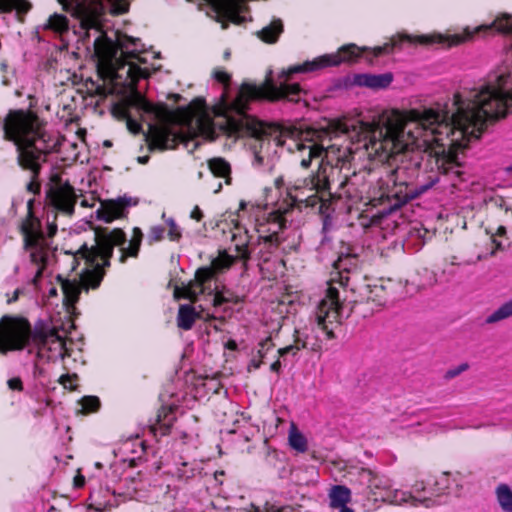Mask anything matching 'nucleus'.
<instances>
[{
    "label": "nucleus",
    "instance_id": "nucleus-1",
    "mask_svg": "<svg viewBox=\"0 0 512 512\" xmlns=\"http://www.w3.org/2000/svg\"><path fill=\"white\" fill-rule=\"evenodd\" d=\"M366 50V47L359 48L355 44H348L339 48L337 53L325 54L311 61L292 65L280 73V83L278 85L271 78H266L259 85L243 82L235 99L215 110V115L222 117V119L217 120L216 123L210 120L204 122L201 119L199 120L200 129L213 135L214 127H216L230 138L250 137L259 140L272 138L278 147L284 146L286 140L291 139L293 146L299 153L307 152V158L300 159L301 168L308 169L311 167L313 160L320 159L319 165L321 162L323 163L322 155L325 149L323 145L316 143L313 139L318 133L316 130L302 131L292 125L283 126L265 122L248 114L247 111L253 102L286 100L298 103L305 91L298 83H288L294 74L315 72L326 67L338 66L344 62H355ZM211 139H214V137L211 136Z\"/></svg>",
    "mask_w": 512,
    "mask_h": 512
},
{
    "label": "nucleus",
    "instance_id": "nucleus-2",
    "mask_svg": "<svg viewBox=\"0 0 512 512\" xmlns=\"http://www.w3.org/2000/svg\"><path fill=\"white\" fill-rule=\"evenodd\" d=\"M453 100V112L445 105L423 111L410 109L403 115L408 129L415 126L414 133L418 138L424 131L430 130L432 141L436 144L434 154L438 172L451 180L453 187H457L465 180L458 151L466 149L472 139L478 140L489 124L501 118L493 116L494 108L479 96L477 89L466 99L457 92Z\"/></svg>",
    "mask_w": 512,
    "mask_h": 512
},
{
    "label": "nucleus",
    "instance_id": "nucleus-3",
    "mask_svg": "<svg viewBox=\"0 0 512 512\" xmlns=\"http://www.w3.org/2000/svg\"><path fill=\"white\" fill-rule=\"evenodd\" d=\"M418 135L411 128H407L403 113L396 119L388 120L384 126L373 124L367 131L362 148L370 160L384 164L395 155L419 147ZM378 174L374 196L371 198L373 206H383L379 211L381 216L390 214L408 202L420 197L432 188L438 181L437 176H429L426 182L412 183L405 179V168L397 166L390 168L382 165Z\"/></svg>",
    "mask_w": 512,
    "mask_h": 512
},
{
    "label": "nucleus",
    "instance_id": "nucleus-4",
    "mask_svg": "<svg viewBox=\"0 0 512 512\" xmlns=\"http://www.w3.org/2000/svg\"><path fill=\"white\" fill-rule=\"evenodd\" d=\"M45 126L46 122L32 110H9L3 121V138L16 146L17 164L30 172L26 189L34 195L41 192L39 177L47 156L60 145L58 141L51 144Z\"/></svg>",
    "mask_w": 512,
    "mask_h": 512
},
{
    "label": "nucleus",
    "instance_id": "nucleus-5",
    "mask_svg": "<svg viewBox=\"0 0 512 512\" xmlns=\"http://www.w3.org/2000/svg\"><path fill=\"white\" fill-rule=\"evenodd\" d=\"M376 171L363 169L341 175V169L321 162L309 175L290 182L287 196L293 204L311 208L320 204V209L328 207L333 199L358 200L365 192L367 177Z\"/></svg>",
    "mask_w": 512,
    "mask_h": 512
},
{
    "label": "nucleus",
    "instance_id": "nucleus-6",
    "mask_svg": "<svg viewBox=\"0 0 512 512\" xmlns=\"http://www.w3.org/2000/svg\"><path fill=\"white\" fill-rule=\"evenodd\" d=\"M143 240V233L139 227L133 228L132 238L127 247L123 245L127 241L126 233L121 228H97L95 230V245L88 247L84 243L73 253L72 270L75 271L80 260H85L87 268L81 273V284L86 288L96 289L100 286L105 268L110 267L114 248L120 247L119 262L125 263L129 257L137 258Z\"/></svg>",
    "mask_w": 512,
    "mask_h": 512
},
{
    "label": "nucleus",
    "instance_id": "nucleus-7",
    "mask_svg": "<svg viewBox=\"0 0 512 512\" xmlns=\"http://www.w3.org/2000/svg\"><path fill=\"white\" fill-rule=\"evenodd\" d=\"M30 344L37 348V357L47 362H56L70 356L65 338L45 321H37L32 328L25 318L9 315L1 317L0 354L23 350Z\"/></svg>",
    "mask_w": 512,
    "mask_h": 512
},
{
    "label": "nucleus",
    "instance_id": "nucleus-8",
    "mask_svg": "<svg viewBox=\"0 0 512 512\" xmlns=\"http://www.w3.org/2000/svg\"><path fill=\"white\" fill-rule=\"evenodd\" d=\"M97 74L102 84H97L95 94L107 97L112 94H121L129 90V94L123 99L130 109L135 108L147 114L167 116L170 109L164 103L153 104L149 102L138 90V81L148 78L150 73L135 63H120L115 66L112 63H99Z\"/></svg>",
    "mask_w": 512,
    "mask_h": 512
},
{
    "label": "nucleus",
    "instance_id": "nucleus-9",
    "mask_svg": "<svg viewBox=\"0 0 512 512\" xmlns=\"http://www.w3.org/2000/svg\"><path fill=\"white\" fill-rule=\"evenodd\" d=\"M511 18L512 16L510 14L504 13L496 17L491 24L479 25L474 28L466 27L462 33H456L453 35L432 34L411 36L407 34H399L384 45L376 46V57L392 53L395 48H399L404 42L423 46L440 44L449 48L470 41L480 33H487L493 30L512 35Z\"/></svg>",
    "mask_w": 512,
    "mask_h": 512
},
{
    "label": "nucleus",
    "instance_id": "nucleus-10",
    "mask_svg": "<svg viewBox=\"0 0 512 512\" xmlns=\"http://www.w3.org/2000/svg\"><path fill=\"white\" fill-rule=\"evenodd\" d=\"M356 257L350 254L340 256L334 263V267L339 270L336 277H332L328 282V287L324 298L320 301L316 320L318 327L325 333L328 340L336 338L335 329L341 324L342 302L340 301L339 290L335 283L344 287L348 284L349 277L344 276L341 271L348 273L352 266L356 265Z\"/></svg>",
    "mask_w": 512,
    "mask_h": 512
},
{
    "label": "nucleus",
    "instance_id": "nucleus-11",
    "mask_svg": "<svg viewBox=\"0 0 512 512\" xmlns=\"http://www.w3.org/2000/svg\"><path fill=\"white\" fill-rule=\"evenodd\" d=\"M236 260H238L236 257L229 255L227 252H221L211 261L209 266L199 267L195 272L194 279L187 284H182V286L176 285L173 293L174 298L196 303L200 295H211L213 292L212 282L218 275L229 270Z\"/></svg>",
    "mask_w": 512,
    "mask_h": 512
},
{
    "label": "nucleus",
    "instance_id": "nucleus-12",
    "mask_svg": "<svg viewBox=\"0 0 512 512\" xmlns=\"http://www.w3.org/2000/svg\"><path fill=\"white\" fill-rule=\"evenodd\" d=\"M354 469L360 482L367 485L368 497L375 502H388L396 505L410 502L412 506L421 504L426 507L431 502V499L427 497L420 499L408 492L392 490L389 479L372 469L364 467Z\"/></svg>",
    "mask_w": 512,
    "mask_h": 512
},
{
    "label": "nucleus",
    "instance_id": "nucleus-13",
    "mask_svg": "<svg viewBox=\"0 0 512 512\" xmlns=\"http://www.w3.org/2000/svg\"><path fill=\"white\" fill-rule=\"evenodd\" d=\"M79 196L69 180H63L58 173L52 174L46 189V206L52 208V213L72 217Z\"/></svg>",
    "mask_w": 512,
    "mask_h": 512
},
{
    "label": "nucleus",
    "instance_id": "nucleus-14",
    "mask_svg": "<svg viewBox=\"0 0 512 512\" xmlns=\"http://www.w3.org/2000/svg\"><path fill=\"white\" fill-rule=\"evenodd\" d=\"M107 5H110L114 15H122L129 10L128 0H76L75 15L80 19L83 28H96Z\"/></svg>",
    "mask_w": 512,
    "mask_h": 512
},
{
    "label": "nucleus",
    "instance_id": "nucleus-15",
    "mask_svg": "<svg viewBox=\"0 0 512 512\" xmlns=\"http://www.w3.org/2000/svg\"><path fill=\"white\" fill-rule=\"evenodd\" d=\"M295 206L301 207L302 205L293 204V201L290 199V204L287 207H279L268 214L267 222L269 225L274 226L275 229L271 230V228H269L268 231L271 232L268 235L259 236L260 249L258 254L259 258L263 262H268L271 255L276 252L280 246L282 239L280 238L279 233L286 228V214Z\"/></svg>",
    "mask_w": 512,
    "mask_h": 512
},
{
    "label": "nucleus",
    "instance_id": "nucleus-16",
    "mask_svg": "<svg viewBox=\"0 0 512 512\" xmlns=\"http://www.w3.org/2000/svg\"><path fill=\"white\" fill-rule=\"evenodd\" d=\"M505 81L506 76L499 75L495 83H488L477 90L479 96L483 97L494 108V117L504 118L508 113L512 112V90L507 91L504 89Z\"/></svg>",
    "mask_w": 512,
    "mask_h": 512
},
{
    "label": "nucleus",
    "instance_id": "nucleus-17",
    "mask_svg": "<svg viewBox=\"0 0 512 512\" xmlns=\"http://www.w3.org/2000/svg\"><path fill=\"white\" fill-rule=\"evenodd\" d=\"M145 140L149 151H164L175 149L179 143L184 141V135L174 132L169 127L151 125L145 135Z\"/></svg>",
    "mask_w": 512,
    "mask_h": 512
},
{
    "label": "nucleus",
    "instance_id": "nucleus-18",
    "mask_svg": "<svg viewBox=\"0 0 512 512\" xmlns=\"http://www.w3.org/2000/svg\"><path fill=\"white\" fill-rule=\"evenodd\" d=\"M129 206H131V198L125 196L101 201L100 207L96 210V218L105 223H111L116 219L125 218Z\"/></svg>",
    "mask_w": 512,
    "mask_h": 512
},
{
    "label": "nucleus",
    "instance_id": "nucleus-19",
    "mask_svg": "<svg viewBox=\"0 0 512 512\" xmlns=\"http://www.w3.org/2000/svg\"><path fill=\"white\" fill-rule=\"evenodd\" d=\"M20 232L23 236L24 249L30 250L38 248L40 242L44 240L41 221L34 213L26 215L20 226Z\"/></svg>",
    "mask_w": 512,
    "mask_h": 512
},
{
    "label": "nucleus",
    "instance_id": "nucleus-20",
    "mask_svg": "<svg viewBox=\"0 0 512 512\" xmlns=\"http://www.w3.org/2000/svg\"><path fill=\"white\" fill-rule=\"evenodd\" d=\"M176 410L177 406L175 405H163L158 409L154 422L149 426L150 432L155 437H163L171 433V429L177 419Z\"/></svg>",
    "mask_w": 512,
    "mask_h": 512
},
{
    "label": "nucleus",
    "instance_id": "nucleus-21",
    "mask_svg": "<svg viewBox=\"0 0 512 512\" xmlns=\"http://www.w3.org/2000/svg\"><path fill=\"white\" fill-rule=\"evenodd\" d=\"M387 291L381 284H365L358 289V303L372 304L375 307L383 306L387 301Z\"/></svg>",
    "mask_w": 512,
    "mask_h": 512
},
{
    "label": "nucleus",
    "instance_id": "nucleus-22",
    "mask_svg": "<svg viewBox=\"0 0 512 512\" xmlns=\"http://www.w3.org/2000/svg\"><path fill=\"white\" fill-rule=\"evenodd\" d=\"M205 100L202 98L193 99L187 106H179L167 115H173L183 122H191L198 114L205 110Z\"/></svg>",
    "mask_w": 512,
    "mask_h": 512
},
{
    "label": "nucleus",
    "instance_id": "nucleus-23",
    "mask_svg": "<svg viewBox=\"0 0 512 512\" xmlns=\"http://www.w3.org/2000/svg\"><path fill=\"white\" fill-rule=\"evenodd\" d=\"M355 81L358 85L368 87L371 89H384L387 88L393 81L392 73L383 74H360L357 75Z\"/></svg>",
    "mask_w": 512,
    "mask_h": 512
},
{
    "label": "nucleus",
    "instance_id": "nucleus-24",
    "mask_svg": "<svg viewBox=\"0 0 512 512\" xmlns=\"http://www.w3.org/2000/svg\"><path fill=\"white\" fill-rule=\"evenodd\" d=\"M213 292L208 297L212 298V306L215 308L221 307L224 304H240L243 302V298L237 295L234 291L223 285L221 288L218 286L212 287ZM207 297V295H203Z\"/></svg>",
    "mask_w": 512,
    "mask_h": 512
},
{
    "label": "nucleus",
    "instance_id": "nucleus-25",
    "mask_svg": "<svg viewBox=\"0 0 512 512\" xmlns=\"http://www.w3.org/2000/svg\"><path fill=\"white\" fill-rule=\"evenodd\" d=\"M198 317H203V315L196 311L195 307L189 304L180 305L177 314V326L188 331L192 329Z\"/></svg>",
    "mask_w": 512,
    "mask_h": 512
},
{
    "label": "nucleus",
    "instance_id": "nucleus-26",
    "mask_svg": "<svg viewBox=\"0 0 512 512\" xmlns=\"http://www.w3.org/2000/svg\"><path fill=\"white\" fill-rule=\"evenodd\" d=\"M61 281V289L63 292V304L69 309L79 300L80 296V285L76 281H70L68 279H62L58 276Z\"/></svg>",
    "mask_w": 512,
    "mask_h": 512
},
{
    "label": "nucleus",
    "instance_id": "nucleus-27",
    "mask_svg": "<svg viewBox=\"0 0 512 512\" xmlns=\"http://www.w3.org/2000/svg\"><path fill=\"white\" fill-rule=\"evenodd\" d=\"M32 8V4L28 0H0V14L11 13L16 11L19 21H23V16L26 15Z\"/></svg>",
    "mask_w": 512,
    "mask_h": 512
},
{
    "label": "nucleus",
    "instance_id": "nucleus-28",
    "mask_svg": "<svg viewBox=\"0 0 512 512\" xmlns=\"http://www.w3.org/2000/svg\"><path fill=\"white\" fill-rule=\"evenodd\" d=\"M328 495L333 508L344 507L351 501V490L344 485L332 486Z\"/></svg>",
    "mask_w": 512,
    "mask_h": 512
},
{
    "label": "nucleus",
    "instance_id": "nucleus-29",
    "mask_svg": "<svg viewBox=\"0 0 512 512\" xmlns=\"http://www.w3.org/2000/svg\"><path fill=\"white\" fill-rule=\"evenodd\" d=\"M232 242L234 244L235 252H236V258L238 260H241L243 262V265L245 268H247V262L250 260L251 252L249 250L248 246V235L247 232H244V234H233L232 236Z\"/></svg>",
    "mask_w": 512,
    "mask_h": 512
},
{
    "label": "nucleus",
    "instance_id": "nucleus-30",
    "mask_svg": "<svg viewBox=\"0 0 512 512\" xmlns=\"http://www.w3.org/2000/svg\"><path fill=\"white\" fill-rule=\"evenodd\" d=\"M283 32V23L280 19H274L268 26L258 32V37L265 43H276Z\"/></svg>",
    "mask_w": 512,
    "mask_h": 512
},
{
    "label": "nucleus",
    "instance_id": "nucleus-31",
    "mask_svg": "<svg viewBox=\"0 0 512 512\" xmlns=\"http://www.w3.org/2000/svg\"><path fill=\"white\" fill-rule=\"evenodd\" d=\"M208 167L211 173L218 178H226V183L230 182L231 166L228 161L222 157H215L208 160Z\"/></svg>",
    "mask_w": 512,
    "mask_h": 512
},
{
    "label": "nucleus",
    "instance_id": "nucleus-32",
    "mask_svg": "<svg viewBox=\"0 0 512 512\" xmlns=\"http://www.w3.org/2000/svg\"><path fill=\"white\" fill-rule=\"evenodd\" d=\"M496 499L504 512H512V490L504 483L499 484L495 490Z\"/></svg>",
    "mask_w": 512,
    "mask_h": 512
},
{
    "label": "nucleus",
    "instance_id": "nucleus-33",
    "mask_svg": "<svg viewBox=\"0 0 512 512\" xmlns=\"http://www.w3.org/2000/svg\"><path fill=\"white\" fill-rule=\"evenodd\" d=\"M487 204L503 213V221L512 222V208L507 204L504 197L500 195L491 196Z\"/></svg>",
    "mask_w": 512,
    "mask_h": 512
},
{
    "label": "nucleus",
    "instance_id": "nucleus-34",
    "mask_svg": "<svg viewBox=\"0 0 512 512\" xmlns=\"http://www.w3.org/2000/svg\"><path fill=\"white\" fill-rule=\"evenodd\" d=\"M45 28L63 34L69 30V21L63 14H53L49 17Z\"/></svg>",
    "mask_w": 512,
    "mask_h": 512
},
{
    "label": "nucleus",
    "instance_id": "nucleus-35",
    "mask_svg": "<svg viewBox=\"0 0 512 512\" xmlns=\"http://www.w3.org/2000/svg\"><path fill=\"white\" fill-rule=\"evenodd\" d=\"M78 403L81 405L80 412L85 415L95 413L101 407L99 397L94 395L83 396Z\"/></svg>",
    "mask_w": 512,
    "mask_h": 512
},
{
    "label": "nucleus",
    "instance_id": "nucleus-36",
    "mask_svg": "<svg viewBox=\"0 0 512 512\" xmlns=\"http://www.w3.org/2000/svg\"><path fill=\"white\" fill-rule=\"evenodd\" d=\"M289 444L299 453H304L307 450V439L296 428L289 433Z\"/></svg>",
    "mask_w": 512,
    "mask_h": 512
},
{
    "label": "nucleus",
    "instance_id": "nucleus-37",
    "mask_svg": "<svg viewBox=\"0 0 512 512\" xmlns=\"http://www.w3.org/2000/svg\"><path fill=\"white\" fill-rule=\"evenodd\" d=\"M512 316V299L503 305H501L497 310H495L491 315L486 319L487 323H496L500 320L506 319Z\"/></svg>",
    "mask_w": 512,
    "mask_h": 512
},
{
    "label": "nucleus",
    "instance_id": "nucleus-38",
    "mask_svg": "<svg viewBox=\"0 0 512 512\" xmlns=\"http://www.w3.org/2000/svg\"><path fill=\"white\" fill-rule=\"evenodd\" d=\"M260 349L258 350V354H259V357L260 359L259 360H256V359H252L251 360V363L249 365V368H253V369H258L262 362H263V358L265 356V353L272 347H274V343L272 341V338L271 336H268L266 337L263 341L260 342Z\"/></svg>",
    "mask_w": 512,
    "mask_h": 512
},
{
    "label": "nucleus",
    "instance_id": "nucleus-39",
    "mask_svg": "<svg viewBox=\"0 0 512 512\" xmlns=\"http://www.w3.org/2000/svg\"><path fill=\"white\" fill-rule=\"evenodd\" d=\"M187 462L181 463L179 467H177V470L175 472V476L179 481L187 482L191 478L194 477L195 471L193 468L188 467Z\"/></svg>",
    "mask_w": 512,
    "mask_h": 512
},
{
    "label": "nucleus",
    "instance_id": "nucleus-40",
    "mask_svg": "<svg viewBox=\"0 0 512 512\" xmlns=\"http://www.w3.org/2000/svg\"><path fill=\"white\" fill-rule=\"evenodd\" d=\"M31 250H34L30 254L31 262L36 265H41V267H45L46 254L44 253L42 242H40V246L38 248H32Z\"/></svg>",
    "mask_w": 512,
    "mask_h": 512
},
{
    "label": "nucleus",
    "instance_id": "nucleus-41",
    "mask_svg": "<svg viewBox=\"0 0 512 512\" xmlns=\"http://www.w3.org/2000/svg\"><path fill=\"white\" fill-rule=\"evenodd\" d=\"M166 229L164 226L156 225L152 226L148 233L149 241L152 242H159L164 239Z\"/></svg>",
    "mask_w": 512,
    "mask_h": 512
},
{
    "label": "nucleus",
    "instance_id": "nucleus-42",
    "mask_svg": "<svg viewBox=\"0 0 512 512\" xmlns=\"http://www.w3.org/2000/svg\"><path fill=\"white\" fill-rule=\"evenodd\" d=\"M78 379L76 374H63L59 378V383L70 391H75L77 389V384L74 382Z\"/></svg>",
    "mask_w": 512,
    "mask_h": 512
},
{
    "label": "nucleus",
    "instance_id": "nucleus-43",
    "mask_svg": "<svg viewBox=\"0 0 512 512\" xmlns=\"http://www.w3.org/2000/svg\"><path fill=\"white\" fill-rule=\"evenodd\" d=\"M167 225L169 227V230L167 233L169 240L179 241L182 237V234H181V231H180V228L178 227V225L175 223V221L172 218H169L167 220Z\"/></svg>",
    "mask_w": 512,
    "mask_h": 512
},
{
    "label": "nucleus",
    "instance_id": "nucleus-44",
    "mask_svg": "<svg viewBox=\"0 0 512 512\" xmlns=\"http://www.w3.org/2000/svg\"><path fill=\"white\" fill-rule=\"evenodd\" d=\"M213 77L218 83L224 85L225 87H228L231 83V75L221 68H216L213 71Z\"/></svg>",
    "mask_w": 512,
    "mask_h": 512
},
{
    "label": "nucleus",
    "instance_id": "nucleus-45",
    "mask_svg": "<svg viewBox=\"0 0 512 512\" xmlns=\"http://www.w3.org/2000/svg\"><path fill=\"white\" fill-rule=\"evenodd\" d=\"M293 339H294L293 344L295 346H298L299 350L307 348L308 336L305 333L301 332L298 329H295L294 334H293Z\"/></svg>",
    "mask_w": 512,
    "mask_h": 512
},
{
    "label": "nucleus",
    "instance_id": "nucleus-46",
    "mask_svg": "<svg viewBox=\"0 0 512 512\" xmlns=\"http://www.w3.org/2000/svg\"><path fill=\"white\" fill-rule=\"evenodd\" d=\"M57 218H58L57 213H52L51 220H50L49 214L47 215V236H48V238H53L58 231Z\"/></svg>",
    "mask_w": 512,
    "mask_h": 512
},
{
    "label": "nucleus",
    "instance_id": "nucleus-47",
    "mask_svg": "<svg viewBox=\"0 0 512 512\" xmlns=\"http://www.w3.org/2000/svg\"><path fill=\"white\" fill-rule=\"evenodd\" d=\"M104 46H106V51H104L101 47V43H100V39H97L95 41V48H96V51L97 53H104V54H107L108 56H114L115 54V51H114V44L112 43V41L106 39L105 42L103 43Z\"/></svg>",
    "mask_w": 512,
    "mask_h": 512
},
{
    "label": "nucleus",
    "instance_id": "nucleus-48",
    "mask_svg": "<svg viewBox=\"0 0 512 512\" xmlns=\"http://www.w3.org/2000/svg\"><path fill=\"white\" fill-rule=\"evenodd\" d=\"M113 113L118 115L119 117L126 119L130 115V108L128 105L122 100L120 103L116 104L113 107Z\"/></svg>",
    "mask_w": 512,
    "mask_h": 512
},
{
    "label": "nucleus",
    "instance_id": "nucleus-49",
    "mask_svg": "<svg viewBox=\"0 0 512 512\" xmlns=\"http://www.w3.org/2000/svg\"><path fill=\"white\" fill-rule=\"evenodd\" d=\"M468 368H469V365L467 363H462L459 366L446 371L444 377L447 380L453 379V378L457 377L458 375H460L462 372L466 371Z\"/></svg>",
    "mask_w": 512,
    "mask_h": 512
},
{
    "label": "nucleus",
    "instance_id": "nucleus-50",
    "mask_svg": "<svg viewBox=\"0 0 512 512\" xmlns=\"http://www.w3.org/2000/svg\"><path fill=\"white\" fill-rule=\"evenodd\" d=\"M265 464L268 467H276L277 462L280 461V455L276 450L268 451L265 455Z\"/></svg>",
    "mask_w": 512,
    "mask_h": 512
},
{
    "label": "nucleus",
    "instance_id": "nucleus-51",
    "mask_svg": "<svg viewBox=\"0 0 512 512\" xmlns=\"http://www.w3.org/2000/svg\"><path fill=\"white\" fill-rule=\"evenodd\" d=\"M298 346H295L294 344L279 348L277 351L279 358H285L286 355L291 354L292 356H296L299 352Z\"/></svg>",
    "mask_w": 512,
    "mask_h": 512
},
{
    "label": "nucleus",
    "instance_id": "nucleus-52",
    "mask_svg": "<svg viewBox=\"0 0 512 512\" xmlns=\"http://www.w3.org/2000/svg\"><path fill=\"white\" fill-rule=\"evenodd\" d=\"M256 140V138H254ZM270 140H273L272 138L270 139H264V140H259L257 139V141H259V145H254L253 146V150H254V161L257 165H262L263 162H264V158L262 157L261 155V148H262V144L264 141H270Z\"/></svg>",
    "mask_w": 512,
    "mask_h": 512
},
{
    "label": "nucleus",
    "instance_id": "nucleus-53",
    "mask_svg": "<svg viewBox=\"0 0 512 512\" xmlns=\"http://www.w3.org/2000/svg\"><path fill=\"white\" fill-rule=\"evenodd\" d=\"M7 385L9 387V389L14 390V391L21 392L24 389L23 382L20 377H13V378L9 379L7 381Z\"/></svg>",
    "mask_w": 512,
    "mask_h": 512
},
{
    "label": "nucleus",
    "instance_id": "nucleus-54",
    "mask_svg": "<svg viewBox=\"0 0 512 512\" xmlns=\"http://www.w3.org/2000/svg\"><path fill=\"white\" fill-rule=\"evenodd\" d=\"M125 120H126V122H127V127H128V129H129L132 133L137 134V133H139V132H140V130H141V124H140L138 121H136V120L132 119V118H131V116H129V117H128V118H126Z\"/></svg>",
    "mask_w": 512,
    "mask_h": 512
},
{
    "label": "nucleus",
    "instance_id": "nucleus-55",
    "mask_svg": "<svg viewBox=\"0 0 512 512\" xmlns=\"http://www.w3.org/2000/svg\"><path fill=\"white\" fill-rule=\"evenodd\" d=\"M118 46L119 48L121 49L122 51V55L124 57V60H129V59H137L139 60L140 62H145L139 55L136 51H131V52H124L123 51V48H124V45L122 43H118Z\"/></svg>",
    "mask_w": 512,
    "mask_h": 512
},
{
    "label": "nucleus",
    "instance_id": "nucleus-56",
    "mask_svg": "<svg viewBox=\"0 0 512 512\" xmlns=\"http://www.w3.org/2000/svg\"><path fill=\"white\" fill-rule=\"evenodd\" d=\"M199 308L201 309L200 311H198L199 313H201L203 315V317H198V319H202L203 321L205 322H209V321H212V320H219L221 323L224 322V317H219L217 318L216 316H214L213 314H210V313H204V310L202 309V306L200 305Z\"/></svg>",
    "mask_w": 512,
    "mask_h": 512
},
{
    "label": "nucleus",
    "instance_id": "nucleus-57",
    "mask_svg": "<svg viewBox=\"0 0 512 512\" xmlns=\"http://www.w3.org/2000/svg\"><path fill=\"white\" fill-rule=\"evenodd\" d=\"M191 219L200 222L204 218V214L198 205L194 206L190 213Z\"/></svg>",
    "mask_w": 512,
    "mask_h": 512
},
{
    "label": "nucleus",
    "instance_id": "nucleus-58",
    "mask_svg": "<svg viewBox=\"0 0 512 512\" xmlns=\"http://www.w3.org/2000/svg\"><path fill=\"white\" fill-rule=\"evenodd\" d=\"M85 485V477L81 474H78L74 477V487L82 488Z\"/></svg>",
    "mask_w": 512,
    "mask_h": 512
},
{
    "label": "nucleus",
    "instance_id": "nucleus-59",
    "mask_svg": "<svg viewBox=\"0 0 512 512\" xmlns=\"http://www.w3.org/2000/svg\"><path fill=\"white\" fill-rule=\"evenodd\" d=\"M281 368H282V362L280 360V358L278 357V359L276 361H274L271 365H270V370L272 372H275L277 374L280 373L281 371Z\"/></svg>",
    "mask_w": 512,
    "mask_h": 512
},
{
    "label": "nucleus",
    "instance_id": "nucleus-60",
    "mask_svg": "<svg viewBox=\"0 0 512 512\" xmlns=\"http://www.w3.org/2000/svg\"><path fill=\"white\" fill-rule=\"evenodd\" d=\"M506 234H507L506 227L504 225H499L496 232L494 234H492L491 237H494V238H495V236L504 237V236H506Z\"/></svg>",
    "mask_w": 512,
    "mask_h": 512
},
{
    "label": "nucleus",
    "instance_id": "nucleus-61",
    "mask_svg": "<svg viewBox=\"0 0 512 512\" xmlns=\"http://www.w3.org/2000/svg\"><path fill=\"white\" fill-rule=\"evenodd\" d=\"M492 243L495 245V248L491 251V255H494L497 250H503L502 243L496 240L494 237H491Z\"/></svg>",
    "mask_w": 512,
    "mask_h": 512
},
{
    "label": "nucleus",
    "instance_id": "nucleus-62",
    "mask_svg": "<svg viewBox=\"0 0 512 512\" xmlns=\"http://www.w3.org/2000/svg\"><path fill=\"white\" fill-rule=\"evenodd\" d=\"M168 99L173 100L175 103H178L182 99V96L177 93H172L168 95Z\"/></svg>",
    "mask_w": 512,
    "mask_h": 512
},
{
    "label": "nucleus",
    "instance_id": "nucleus-63",
    "mask_svg": "<svg viewBox=\"0 0 512 512\" xmlns=\"http://www.w3.org/2000/svg\"><path fill=\"white\" fill-rule=\"evenodd\" d=\"M149 160H150V157H149L148 155H145V156H139V157L137 158V162H138L139 164H142V165L147 164V163L149 162Z\"/></svg>",
    "mask_w": 512,
    "mask_h": 512
},
{
    "label": "nucleus",
    "instance_id": "nucleus-64",
    "mask_svg": "<svg viewBox=\"0 0 512 512\" xmlns=\"http://www.w3.org/2000/svg\"><path fill=\"white\" fill-rule=\"evenodd\" d=\"M276 512H296L294 508L290 506L282 507L278 509Z\"/></svg>",
    "mask_w": 512,
    "mask_h": 512
}]
</instances>
